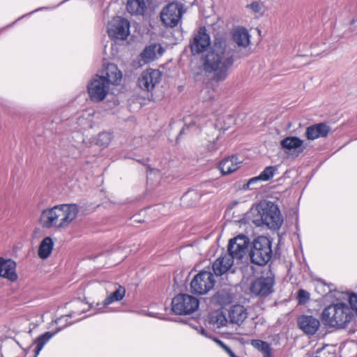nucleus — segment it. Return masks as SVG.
<instances>
[{
	"instance_id": "obj_1",
	"label": "nucleus",
	"mask_w": 357,
	"mask_h": 357,
	"mask_svg": "<svg viewBox=\"0 0 357 357\" xmlns=\"http://www.w3.org/2000/svg\"><path fill=\"white\" fill-rule=\"evenodd\" d=\"M190 47L194 55L206 52L201 58L202 68L205 75L215 83L227 79L239 57L235 46L225 36L216 35L211 42L205 26L199 27L194 33Z\"/></svg>"
},
{
	"instance_id": "obj_2",
	"label": "nucleus",
	"mask_w": 357,
	"mask_h": 357,
	"mask_svg": "<svg viewBox=\"0 0 357 357\" xmlns=\"http://www.w3.org/2000/svg\"><path fill=\"white\" fill-rule=\"evenodd\" d=\"M78 212L77 204H59L43 210L40 221L45 228L66 229L77 218Z\"/></svg>"
},
{
	"instance_id": "obj_3",
	"label": "nucleus",
	"mask_w": 357,
	"mask_h": 357,
	"mask_svg": "<svg viewBox=\"0 0 357 357\" xmlns=\"http://www.w3.org/2000/svg\"><path fill=\"white\" fill-rule=\"evenodd\" d=\"M321 319L324 326L330 328L344 329L354 319L349 306L343 302L333 303L322 311Z\"/></svg>"
},
{
	"instance_id": "obj_4",
	"label": "nucleus",
	"mask_w": 357,
	"mask_h": 357,
	"mask_svg": "<svg viewBox=\"0 0 357 357\" xmlns=\"http://www.w3.org/2000/svg\"><path fill=\"white\" fill-rule=\"evenodd\" d=\"M271 241L265 236H259L253 242L250 252L252 263L258 266L266 265L272 257Z\"/></svg>"
},
{
	"instance_id": "obj_5",
	"label": "nucleus",
	"mask_w": 357,
	"mask_h": 357,
	"mask_svg": "<svg viewBox=\"0 0 357 357\" xmlns=\"http://www.w3.org/2000/svg\"><path fill=\"white\" fill-rule=\"evenodd\" d=\"M172 310L176 314H189L196 311L199 305V300L188 294H178L172 302Z\"/></svg>"
},
{
	"instance_id": "obj_6",
	"label": "nucleus",
	"mask_w": 357,
	"mask_h": 357,
	"mask_svg": "<svg viewBox=\"0 0 357 357\" xmlns=\"http://www.w3.org/2000/svg\"><path fill=\"white\" fill-rule=\"evenodd\" d=\"M183 13V3L172 2L162 8L160 19L165 26L174 27L180 22Z\"/></svg>"
},
{
	"instance_id": "obj_7",
	"label": "nucleus",
	"mask_w": 357,
	"mask_h": 357,
	"mask_svg": "<svg viewBox=\"0 0 357 357\" xmlns=\"http://www.w3.org/2000/svg\"><path fill=\"white\" fill-rule=\"evenodd\" d=\"M213 275L210 271H203L197 274L190 283L192 292L197 294H205L213 289L215 284Z\"/></svg>"
},
{
	"instance_id": "obj_8",
	"label": "nucleus",
	"mask_w": 357,
	"mask_h": 357,
	"mask_svg": "<svg viewBox=\"0 0 357 357\" xmlns=\"http://www.w3.org/2000/svg\"><path fill=\"white\" fill-rule=\"evenodd\" d=\"M107 32L112 38L126 40L130 34V22L116 16L108 23Z\"/></svg>"
},
{
	"instance_id": "obj_9",
	"label": "nucleus",
	"mask_w": 357,
	"mask_h": 357,
	"mask_svg": "<svg viewBox=\"0 0 357 357\" xmlns=\"http://www.w3.org/2000/svg\"><path fill=\"white\" fill-rule=\"evenodd\" d=\"M87 89L91 100L100 102L108 94L109 85L103 77L96 75L88 84Z\"/></svg>"
},
{
	"instance_id": "obj_10",
	"label": "nucleus",
	"mask_w": 357,
	"mask_h": 357,
	"mask_svg": "<svg viewBox=\"0 0 357 357\" xmlns=\"http://www.w3.org/2000/svg\"><path fill=\"white\" fill-rule=\"evenodd\" d=\"M274 278L259 277L252 282L250 287V292L255 296L266 298L274 291Z\"/></svg>"
},
{
	"instance_id": "obj_11",
	"label": "nucleus",
	"mask_w": 357,
	"mask_h": 357,
	"mask_svg": "<svg viewBox=\"0 0 357 357\" xmlns=\"http://www.w3.org/2000/svg\"><path fill=\"white\" fill-rule=\"evenodd\" d=\"M162 73L159 70L149 68L140 74L137 85L142 90L150 92L160 83Z\"/></svg>"
},
{
	"instance_id": "obj_12",
	"label": "nucleus",
	"mask_w": 357,
	"mask_h": 357,
	"mask_svg": "<svg viewBox=\"0 0 357 357\" xmlns=\"http://www.w3.org/2000/svg\"><path fill=\"white\" fill-rule=\"evenodd\" d=\"M250 244V239L245 235H238L230 239L229 244L227 255L231 256L232 259H241L245 255L248 245Z\"/></svg>"
},
{
	"instance_id": "obj_13",
	"label": "nucleus",
	"mask_w": 357,
	"mask_h": 357,
	"mask_svg": "<svg viewBox=\"0 0 357 357\" xmlns=\"http://www.w3.org/2000/svg\"><path fill=\"white\" fill-rule=\"evenodd\" d=\"M259 213L262 222L269 228H279L283 222L278 208L274 204H267L261 211H259Z\"/></svg>"
},
{
	"instance_id": "obj_14",
	"label": "nucleus",
	"mask_w": 357,
	"mask_h": 357,
	"mask_svg": "<svg viewBox=\"0 0 357 357\" xmlns=\"http://www.w3.org/2000/svg\"><path fill=\"white\" fill-rule=\"evenodd\" d=\"M297 324L301 330L307 335H314L320 327V321L312 315L303 314L298 317Z\"/></svg>"
},
{
	"instance_id": "obj_15",
	"label": "nucleus",
	"mask_w": 357,
	"mask_h": 357,
	"mask_svg": "<svg viewBox=\"0 0 357 357\" xmlns=\"http://www.w3.org/2000/svg\"><path fill=\"white\" fill-rule=\"evenodd\" d=\"M151 3L152 0H128L126 8L131 15L144 16Z\"/></svg>"
},
{
	"instance_id": "obj_16",
	"label": "nucleus",
	"mask_w": 357,
	"mask_h": 357,
	"mask_svg": "<svg viewBox=\"0 0 357 357\" xmlns=\"http://www.w3.org/2000/svg\"><path fill=\"white\" fill-rule=\"evenodd\" d=\"M331 131V127L325 123H319L307 127L305 135L309 140L326 137Z\"/></svg>"
},
{
	"instance_id": "obj_17",
	"label": "nucleus",
	"mask_w": 357,
	"mask_h": 357,
	"mask_svg": "<svg viewBox=\"0 0 357 357\" xmlns=\"http://www.w3.org/2000/svg\"><path fill=\"white\" fill-rule=\"evenodd\" d=\"M165 50L160 44L153 43L146 46L140 53L139 56L141 61L144 63H149L155 61L158 56H162Z\"/></svg>"
},
{
	"instance_id": "obj_18",
	"label": "nucleus",
	"mask_w": 357,
	"mask_h": 357,
	"mask_svg": "<svg viewBox=\"0 0 357 357\" xmlns=\"http://www.w3.org/2000/svg\"><path fill=\"white\" fill-rule=\"evenodd\" d=\"M234 259L231 256L225 254L219 257L213 264V271L217 276L226 273L233 266Z\"/></svg>"
},
{
	"instance_id": "obj_19",
	"label": "nucleus",
	"mask_w": 357,
	"mask_h": 357,
	"mask_svg": "<svg viewBox=\"0 0 357 357\" xmlns=\"http://www.w3.org/2000/svg\"><path fill=\"white\" fill-rule=\"evenodd\" d=\"M16 264L12 259L0 257V276L13 282L17 279L15 272Z\"/></svg>"
},
{
	"instance_id": "obj_20",
	"label": "nucleus",
	"mask_w": 357,
	"mask_h": 357,
	"mask_svg": "<svg viewBox=\"0 0 357 357\" xmlns=\"http://www.w3.org/2000/svg\"><path fill=\"white\" fill-rule=\"evenodd\" d=\"M100 77H103L109 85H118L121 80L122 73L115 64L109 63L102 70V74Z\"/></svg>"
},
{
	"instance_id": "obj_21",
	"label": "nucleus",
	"mask_w": 357,
	"mask_h": 357,
	"mask_svg": "<svg viewBox=\"0 0 357 357\" xmlns=\"http://www.w3.org/2000/svg\"><path fill=\"white\" fill-rule=\"evenodd\" d=\"M229 322L241 325L248 317L247 310L241 305L231 307L228 312Z\"/></svg>"
},
{
	"instance_id": "obj_22",
	"label": "nucleus",
	"mask_w": 357,
	"mask_h": 357,
	"mask_svg": "<svg viewBox=\"0 0 357 357\" xmlns=\"http://www.w3.org/2000/svg\"><path fill=\"white\" fill-rule=\"evenodd\" d=\"M241 162L235 155L223 159L219 165V168L223 175L229 174L235 172L238 168Z\"/></svg>"
},
{
	"instance_id": "obj_23",
	"label": "nucleus",
	"mask_w": 357,
	"mask_h": 357,
	"mask_svg": "<svg viewBox=\"0 0 357 357\" xmlns=\"http://www.w3.org/2000/svg\"><path fill=\"white\" fill-rule=\"evenodd\" d=\"M232 40L238 47H247L250 44L248 30L243 27L236 29L232 33Z\"/></svg>"
},
{
	"instance_id": "obj_24",
	"label": "nucleus",
	"mask_w": 357,
	"mask_h": 357,
	"mask_svg": "<svg viewBox=\"0 0 357 357\" xmlns=\"http://www.w3.org/2000/svg\"><path fill=\"white\" fill-rule=\"evenodd\" d=\"M54 247V243L52 239L47 236L43 239L40 242L38 250V256L41 259H47L51 255Z\"/></svg>"
},
{
	"instance_id": "obj_25",
	"label": "nucleus",
	"mask_w": 357,
	"mask_h": 357,
	"mask_svg": "<svg viewBox=\"0 0 357 357\" xmlns=\"http://www.w3.org/2000/svg\"><path fill=\"white\" fill-rule=\"evenodd\" d=\"M126 295V289L124 287L115 284V289L110 293L103 301L104 306H107L114 302L121 301Z\"/></svg>"
},
{
	"instance_id": "obj_26",
	"label": "nucleus",
	"mask_w": 357,
	"mask_h": 357,
	"mask_svg": "<svg viewBox=\"0 0 357 357\" xmlns=\"http://www.w3.org/2000/svg\"><path fill=\"white\" fill-rule=\"evenodd\" d=\"M303 144V141L297 137H287L280 142V146L282 149L287 150L286 153L300 148Z\"/></svg>"
},
{
	"instance_id": "obj_27",
	"label": "nucleus",
	"mask_w": 357,
	"mask_h": 357,
	"mask_svg": "<svg viewBox=\"0 0 357 357\" xmlns=\"http://www.w3.org/2000/svg\"><path fill=\"white\" fill-rule=\"evenodd\" d=\"M201 198V195L195 190H188L181 197V201L186 206H193Z\"/></svg>"
},
{
	"instance_id": "obj_28",
	"label": "nucleus",
	"mask_w": 357,
	"mask_h": 357,
	"mask_svg": "<svg viewBox=\"0 0 357 357\" xmlns=\"http://www.w3.org/2000/svg\"><path fill=\"white\" fill-rule=\"evenodd\" d=\"M54 335V333H52L50 332H45L35 340L34 343L36 344V347L34 350V357H37L38 356L43 347L49 342Z\"/></svg>"
},
{
	"instance_id": "obj_29",
	"label": "nucleus",
	"mask_w": 357,
	"mask_h": 357,
	"mask_svg": "<svg viewBox=\"0 0 357 357\" xmlns=\"http://www.w3.org/2000/svg\"><path fill=\"white\" fill-rule=\"evenodd\" d=\"M252 345L261 351L264 354V356H266L268 354L271 355V347L266 342L260 340H255L252 341Z\"/></svg>"
},
{
	"instance_id": "obj_30",
	"label": "nucleus",
	"mask_w": 357,
	"mask_h": 357,
	"mask_svg": "<svg viewBox=\"0 0 357 357\" xmlns=\"http://www.w3.org/2000/svg\"><path fill=\"white\" fill-rule=\"evenodd\" d=\"M112 134L108 132H100L97 138V144L102 147H107L112 139Z\"/></svg>"
},
{
	"instance_id": "obj_31",
	"label": "nucleus",
	"mask_w": 357,
	"mask_h": 357,
	"mask_svg": "<svg viewBox=\"0 0 357 357\" xmlns=\"http://www.w3.org/2000/svg\"><path fill=\"white\" fill-rule=\"evenodd\" d=\"M277 171V167L275 166H268L266 167L259 175L261 181H268L271 180L275 172Z\"/></svg>"
},
{
	"instance_id": "obj_32",
	"label": "nucleus",
	"mask_w": 357,
	"mask_h": 357,
	"mask_svg": "<svg viewBox=\"0 0 357 357\" xmlns=\"http://www.w3.org/2000/svg\"><path fill=\"white\" fill-rule=\"evenodd\" d=\"M310 293L304 289H299L297 292L298 303L300 305L305 304L310 300Z\"/></svg>"
},
{
	"instance_id": "obj_33",
	"label": "nucleus",
	"mask_w": 357,
	"mask_h": 357,
	"mask_svg": "<svg viewBox=\"0 0 357 357\" xmlns=\"http://www.w3.org/2000/svg\"><path fill=\"white\" fill-rule=\"evenodd\" d=\"M191 117H187L184 119V121L185 125H188L186 129H190V128H192L194 126H197V127L200 126V123H199V119L197 116L193 118ZM185 128H183L181 132L180 135H182L183 133H185Z\"/></svg>"
},
{
	"instance_id": "obj_34",
	"label": "nucleus",
	"mask_w": 357,
	"mask_h": 357,
	"mask_svg": "<svg viewBox=\"0 0 357 357\" xmlns=\"http://www.w3.org/2000/svg\"><path fill=\"white\" fill-rule=\"evenodd\" d=\"M228 319L222 312H218L215 317V323L218 327H222L227 325Z\"/></svg>"
},
{
	"instance_id": "obj_35",
	"label": "nucleus",
	"mask_w": 357,
	"mask_h": 357,
	"mask_svg": "<svg viewBox=\"0 0 357 357\" xmlns=\"http://www.w3.org/2000/svg\"><path fill=\"white\" fill-rule=\"evenodd\" d=\"M349 307L351 311H354L357 315V294H352L349 298Z\"/></svg>"
},
{
	"instance_id": "obj_36",
	"label": "nucleus",
	"mask_w": 357,
	"mask_h": 357,
	"mask_svg": "<svg viewBox=\"0 0 357 357\" xmlns=\"http://www.w3.org/2000/svg\"><path fill=\"white\" fill-rule=\"evenodd\" d=\"M247 6L255 13H259L262 10V6L257 1H253Z\"/></svg>"
},
{
	"instance_id": "obj_37",
	"label": "nucleus",
	"mask_w": 357,
	"mask_h": 357,
	"mask_svg": "<svg viewBox=\"0 0 357 357\" xmlns=\"http://www.w3.org/2000/svg\"><path fill=\"white\" fill-rule=\"evenodd\" d=\"M218 344L229 354L230 357H236L235 354L223 342L217 340Z\"/></svg>"
},
{
	"instance_id": "obj_38",
	"label": "nucleus",
	"mask_w": 357,
	"mask_h": 357,
	"mask_svg": "<svg viewBox=\"0 0 357 357\" xmlns=\"http://www.w3.org/2000/svg\"><path fill=\"white\" fill-rule=\"evenodd\" d=\"M77 123L78 124V126L76 128L78 129L79 127H80V129H82L84 126H86L89 123V121L87 119L84 118L83 116H79L77 118Z\"/></svg>"
},
{
	"instance_id": "obj_39",
	"label": "nucleus",
	"mask_w": 357,
	"mask_h": 357,
	"mask_svg": "<svg viewBox=\"0 0 357 357\" xmlns=\"http://www.w3.org/2000/svg\"><path fill=\"white\" fill-rule=\"evenodd\" d=\"M259 181H261V179L259 176L253 177L248 181V182L244 186V188L252 189L254 188L252 185Z\"/></svg>"
},
{
	"instance_id": "obj_40",
	"label": "nucleus",
	"mask_w": 357,
	"mask_h": 357,
	"mask_svg": "<svg viewBox=\"0 0 357 357\" xmlns=\"http://www.w3.org/2000/svg\"><path fill=\"white\" fill-rule=\"evenodd\" d=\"M132 218H133V221L134 222H142V220L139 219V218H138L137 215H134L132 217Z\"/></svg>"
},
{
	"instance_id": "obj_41",
	"label": "nucleus",
	"mask_w": 357,
	"mask_h": 357,
	"mask_svg": "<svg viewBox=\"0 0 357 357\" xmlns=\"http://www.w3.org/2000/svg\"><path fill=\"white\" fill-rule=\"evenodd\" d=\"M148 210L149 211H155L156 209L155 208H149Z\"/></svg>"
},
{
	"instance_id": "obj_42",
	"label": "nucleus",
	"mask_w": 357,
	"mask_h": 357,
	"mask_svg": "<svg viewBox=\"0 0 357 357\" xmlns=\"http://www.w3.org/2000/svg\"><path fill=\"white\" fill-rule=\"evenodd\" d=\"M264 357H272V356H271V355L268 354L266 356H264Z\"/></svg>"
}]
</instances>
